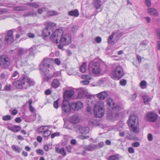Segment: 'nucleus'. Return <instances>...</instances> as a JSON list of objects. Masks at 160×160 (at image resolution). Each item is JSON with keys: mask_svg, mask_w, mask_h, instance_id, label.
Returning <instances> with one entry per match:
<instances>
[{"mask_svg": "<svg viewBox=\"0 0 160 160\" xmlns=\"http://www.w3.org/2000/svg\"><path fill=\"white\" fill-rule=\"evenodd\" d=\"M8 130L14 132H18L21 129V128L20 126L17 125H14L12 127L8 126Z\"/></svg>", "mask_w": 160, "mask_h": 160, "instance_id": "nucleus-20", "label": "nucleus"}, {"mask_svg": "<svg viewBox=\"0 0 160 160\" xmlns=\"http://www.w3.org/2000/svg\"><path fill=\"white\" fill-rule=\"evenodd\" d=\"M83 97V93L80 92L78 93L77 98L78 99H81Z\"/></svg>", "mask_w": 160, "mask_h": 160, "instance_id": "nucleus-59", "label": "nucleus"}, {"mask_svg": "<svg viewBox=\"0 0 160 160\" xmlns=\"http://www.w3.org/2000/svg\"><path fill=\"white\" fill-rule=\"evenodd\" d=\"M87 63L86 62H83L81 66L80 70L82 72H85L86 71V66Z\"/></svg>", "mask_w": 160, "mask_h": 160, "instance_id": "nucleus-35", "label": "nucleus"}, {"mask_svg": "<svg viewBox=\"0 0 160 160\" xmlns=\"http://www.w3.org/2000/svg\"><path fill=\"white\" fill-rule=\"evenodd\" d=\"M12 148L18 153L20 152V149L18 146L13 145L12 146Z\"/></svg>", "mask_w": 160, "mask_h": 160, "instance_id": "nucleus-46", "label": "nucleus"}, {"mask_svg": "<svg viewBox=\"0 0 160 160\" xmlns=\"http://www.w3.org/2000/svg\"><path fill=\"white\" fill-rule=\"evenodd\" d=\"M132 146L133 147L137 148L140 146V143L138 142H134L132 144Z\"/></svg>", "mask_w": 160, "mask_h": 160, "instance_id": "nucleus-50", "label": "nucleus"}, {"mask_svg": "<svg viewBox=\"0 0 160 160\" xmlns=\"http://www.w3.org/2000/svg\"><path fill=\"white\" fill-rule=\"evenodd\" d=\"M41 72L42 73V74L44 75L43 76V78L44 79H45V77L46 76H48V75H47V74H48L49 72V70L46 68H43L41 69Z\"/></svg>", "mask_w": 160, "mask_h": 160, "instance_id": "nucleus-29", "label": "nucleus"}, {"mask_svg": "<svg viewBox=\"0 0 160 160\" xmlns=\"http://www.w3.org/2000/svg\"><path fill=\"white\" fill-rule=\"evenodd\" d=\"M51 134V132L48 130L47 128L46 130L43 133V136L44 137H47L49 136Z\"/></svg>", "mask_w": 160, "mask_h": 160, "instance_id": "nucleus-45", "label": "nucleus"}, {"mask_svg": "<svg viewBox=\"0 0 160 160\" xmlns=\"http://www.w3.org/2000/svg\"><path fill=\"white\" fill-rule=\"evenodd\" d=\"M25 75H23L21 80L13 82L12 84L14 86L18 89H21L22 88L26 89L27 88V85H25Z\"/></svg>", "mask_w": 160, "mask_h": 160, "instance_id": "nucleus-8", "label": "nucleus"}, {"mask_svg": "<svg viewBox=\"0 0 160 160\" xmlns=\"http://www.w3.org/2000/svg\"><path fill=\"white\" fill-rule=\"evenodd\" d=\"M11 117L10 115H5L3 116L2 118V119L4 121H8L11 120Z\"/></svg>", "mask_w": 160, "mask_h": 160, "instance_id": "nucleus-48", "label": "nucleus"}, {"mask_svg": "<svg viewBox=\"0 0 160 160\" xmlns=\"http://www.w3.org/2000/svg\"><path fill=\"white\" fill-rule=\"evenodd\" d=\"M13 10L15 11H21L26 10L28 8L25 6H16L13 7Z\"/></svg>", "mask_w": 160, "mask_h": 160, "instance_id": "nucleus-26", "label": "nucleus"}, {"mask_svg": "<svg viewBox=\"0 0 160 160\" xmlns=\"http://www.w3.org/2000/svg\"><path fill=\"white\" fill-rule=\"evenodd\" d=\"M82 127L79 125H77L75 127V128L76 132L80 134L81 131L82 129Z\"/></svg>", "mask_w": 160, "mask_h": 160, "instance_id": "nucleus-43", "label": "nucleus"}, {"mask_svg": "<svg viewBox=\"0 0 160 160\" xmlns=\"http://www.w3.org/2000/svg\"><path fill=\"white\" fill-rule=\"evenodd\" d=\"M97 146L95 145L91 144L84 146L83 148L86 150L89 151H93L94 149L97 148Z\"/></svg>", "mask_w": 160, "mask_h": 160, "instance_id": "nucleus-21", "label": "nucleus"}, {"mask_svg": "<svg viewBox=\"0 0 160 160\" xmlns=\"http://www.w3.org/2000/svg\"><path fill=\"white\" fill-rule=\"evenodd\" d=\"M128 125L130 126V130L133 133L137 134L139 132V128L138 119L137 116L132 115L128 121Z\"/></svg>", "mask_w": 160, "mask_h": 160, "instance_id": "nucleus-2", "label": "nucleus"}, {"mask_svg": "<svg viewBox=\"0 0 160 160\" xmlns=\"http://www.w3.org/2000/svg\"><path fill=\"white\" fill-rule=\"evenodd\" d=\"M13 32L12 30H10L8 31L7 35L5 36V40L6 43H11L14 41Z\"/></svg>", "mask_w": 160, "mask_h": 160, "instance_id": "nucleus-12", "label": "nucleus"}, {"mask_svg": "<svg viewBox=\"0 0 160 160\" xmlns=\"http://www.w3.org/2000/svg\"><path fill=\"white\" fill-rule=\"evenodd\" d=\"M108 95V93L105 91L101 92L96 95L97 97L100 100L104 99Z\"/></svg>", "mask_w": 160, "mask_h": 160, "instance_id": "nucleus-18", "label": "nucleus"}, {"mask_svg": "<svg viewBox=\"0 0 160 160\" xmlns=\"http://www.w3.org/2000/svg\"><path fill=\"white\" fill-rule=\"evenodd\" d=\"M89 82V81L88 80H84L81 82V83L84 85H88Z\"/></svg>", "mask_w": 160, "mask_h": 160, "instance_id": "nucleus-57", "label": "nucleus"}, {"mask_svg": "<svg viewBox=\"0 0 160 160\" xmlns=\"http://www.w3.org/2000/svg\"><path fill=\"white\" fill-rule=\"evenodd\" d=\"M89 123L95 126L99 125V122L97 120H93L89 121Z\"/></svg>", "mask_w": 160, "mask_h": 160, "instance_id": "nucleus-41", "label": "nucleus"}, {"mask_svg": "<svg viewBox=\"0 0 160 160\" xmlns=\"http://www.w3.org/2000/svg\"><path fill=\"white\" fill-rule=\"evenodd\" d=\"M128 151L130 153H133L134 152V149L132 147H129L128 149Z\"/></svg>", "mask_w": 160, "mask_h": 160, "instance_id": "nucleus-55", "label": "nucleus"}, {"mask_svg": "<svg viewBox=\"0 0 160 160\" xmlns=\"http://www.w3.org/2000/svg\"><path fill=\"white\" fill-rule=\"evenodd\" d=\"M48 9L45 7H42L41 8L38 9L37 11V12L38 14H42L44 12H47Z\"/></svg>", "mask_w": 160, "mask_h": 160, "instance_id": "nucleus-40", "label": "nucleus"}, {"mask_svg": "<svg viewBox=\"0 0 160 160\" xmlns=\"http://www.w3.org/2000/svg\"><path fill=\"white\" fill-rule=\"evenodd\" d=\"M70 105L71 108L75 111H78L83 107L82 103L80 102H71Z\"/></svg>", "mask_w": 160, "mask_h": 160, "instance_id": "nucleus-13", "label": "nucleus"}, {"mask_svg": "<svg viewBox=\"0 0 160 160\" xmlns=\"http://www.w3.org/2000/svg\"><path fill=\"white\" fill-rule=\"evenodd\" d=\"M19 77V73L18 72L16 71H15L12 75V79H16V78H18Z\"/></svg>", "mask_w": 160, "mask_h": 160, "instance_id": "nucleus-49", "label": "nucleus"}, {"mask_svg": "<svg viewBox=\"0 0 160 160\" xmlns=\"http://www.w3.org/2000/svg\"><path fill=\"white\" fill-rule=\"evenodd\" d=\"M156 32L158 38L160 39V29L159 28L156 29Z\"/></svg>", "mask_w": 160, "mask_h": 160, "instance_id": "nucleus-62", "label": "nucleus"}, {"mask_svg": "<svg viewBox=\"0 0 160 160\" xmlns=\"http://www.w3.org/2000/svg\"><path fill=\"white\" fill-rule=\"evenodd\" d=\"M25 82L26 81V84L28 85V86H32L34 85L35 82L32 79L27 77L26 75H25Z\"/></svg>", "mask_w": 160, "mask_h": 160, "instance_id": "nucleus-24", "label": "nucleus"}, {"mask_svg": "<svg viewBox=\"0 0 160 160\" xmlns=\"http://www.w3.org/2000/svg\"><path fill=\"white\" fill-rule=\"evenodd\" d=\"M61 108L62 111L67 114L70 113L71 108L67 100L63 99Z\"/></svg>", "mask_w": 160, "mask_h": 160, "instance_id": "nucleus-11", "label": "nucleus"}, {"mask_svg": "<svg viewBox=\"0 0 160 160\" xmlns=\"http://www.w3.org/2000/svg\"><path fill=\"white\" fill-rule=\"evenodd\" d=\"M57 12L54 11H47L46 15L48 17L52 16L57 15Z\"/></svg>", "mask_w": 160, "mask_h": 160, "instance_id": "nucleus-31", "label": "nucleus"}, {"mask_svg": "<svg viewBox=\"0 0 160 160\" xmlns=\"http://www.w3.org/2000/svg\"><path fill=\"white\" fill-rule=\"evenodd\" d=\"M11 60L9 57L6 55L0 56V66L2 68L7 69L11 64Z\"/></svg>", "mask_w": 160, "mask_h": 160, "instance_id": "nucleus-6", "label": "nucleus"}, {"mask_svg": "<svg viewBox=\"0 0 160 160\" xmlns=\"http://www.w3.org/2000/svg\"><path fill=\"white\" fill-rule=\"evenodd\" d=\"M106 101H107V104L109 106H111L112 105V106H113L114 105L113 100L111 98H108L107 100Z\"/></svg>", "mask_w": 160, "mask_h": 160, "instance_id": "nucleus-42", "label": "nucleus"}, {"mask_svg": "<svg viewBox=\"0 0 160 160\" xmlns=\"http://www.w3.org/2000/svg\"><path fill=\"white\" fill-rule=\"evenodd\" d=\"M115 34L114 32H113L112 34L109 37L108 39V43L109 44H111L113 42L112 39L114 37V35Z\"/></svg>", "mask_w": 160, "mask_h": 160, "instance_id": "nucleus-38", "label": "nucleus"}, {"mask_svg": "<svg viewBox=\"0 0 160 160\" xmlns=\"http://www.w3.org/2000/svg\"><path fill=\"white\" fill-rule=\"evenodd\" d=\"M112 111H120L121 109V107L119 105H116L115 106L112 107Z\"/></svg>", "mask_w": 160, "mask_h": 160, "instance_id": "nucleus-47", "label": "nucleus"}, {"mask_svg": "<svg viewBox=\"0 0 160 160\" xmlns=\"http://www.w3.org/2000/svg\"><path fill=\"white\" fill-rule=\"evenodd\" d=\"M50 62V60L49 58L44 59L42 62V65L45 67H49L50 66L49 63Z\"/></svg>", "mask_w": 160, "mask_h": 160, "instance_id": "nucleus-30", "label": "nucleus"}, {"mask_svg": "<svg viewBox=\"0 0 160 160\" xmlns=\"http://www.w3.org/2000/svg\"><path fill=\"white\" fill-rule=\"evenodd\" d=\"M145 3L147 7H149L151 6V0H145Z\"/></svg>", "mask_w": 160, "mask_h": 160, "instance_id": "nucleus-54", "label": "nucleus"}, {"mask_svg": "<svg viewBox=\"0 0 160 160\" xmlns=\"http://www.w3.org/2000/svg\"><path fill=\"white\" fill-rule=\"evenodd\" d=\"M140 85L142 89L145 88L146 87L147 82L143 80L140 82Z\"/></svg>", "mask_w": 160, "mask_h": 160, "instance_id": "nucleus-44", "label": "nucleus"}, {"mask_svg": "<svg viewBox=\"0 0 160 160\" xmlns=\"http://www.w3.org/2000/svg\"><path fill=\"white\" fill-rule=\"evenodd\" d=\"M119 155L118 154H116L114 155L110 156L108 160H119Z\"/></svg>", "mask_w": 160, "mask_h": 160, "instance_id": "nucleus-28", "label": "nucleus"}, {"mask_svg": "<svg viewBox=\"0 0 160 160\" xmlns=\"http://www.w3.org/2000/svg\"><path fill=\"white\" fill-rule=\"evenodd\" d=\"M26 5H28L29 6L35 8H38L39 7V5L36 2H33V3H28L26 4Z\"/></svg>", "mask_w": 160, "mask_h": 160, "instance_id": "nucleus-39", "label": "nucleus"}, {"mask_svg": "<svg viewBox=\"0 0 160 160\" xmlns=\"http://www.w3.org/2000/svg\"><path fill=\"white\" fill-rule=\"evenodd\" d=\"M47 128V126H42L38 129L37 132L39 133H43Z\"/></svg>", "mask_w": 160, "mask_h": 160, "instance_id": "nucleus-32", "label": "nucleus"}, {"mask_svg": "<svg viewBox=\"0 0 160 160\" xmlns=\"http://www.w3.org/2000/svg\"><path fill=\"white\" fill-rule=\"evenodd\" d=\"M74 94V92L73 90H69L66 91L63 93V99L67 100V98H72Z\"/></svg>", "mask_w": 160, "mask_h": 160, "instance_id": "nucleus-14", "label": "nucleus"}, {"mask_svg": "<svg viewBox=\"0 0 160 160\" xmlns=\"http://www.w3.org/2000/svg\"><path fill=\"white\" fill-rule=\"evenodd\" d=\"M35 49V47L34 46H32L29 49H27L28 52H29L28 56L27 57L28 58H29L30 57H33L34 56V51Z\"/></svg>", "mask_w": 160, "mask_h": 160, "instance_id": "nucleus-27", "label": "nucleus"}, {"mask_svg": "<svg viewBox=\"0 0 160 160\" xmlns=\"http://www.w3.org/2000/svg\"><path fill=\"white\" fill-rule=\"evenodd\" d=\"M9 73L6 71L4 72L0 75V77L2 79H7L8 77Z\"/></svg>", "mask_w": 160, "mask_h": 160, "instance_id": "nucleus-33", "label": "nucleus"}, {"mask_svg": "<svg viewBox=\"0 0 160 160\" xmlns=\"http://www.w3.org/2000/svg\"><path fill=\"white\" fill-rule=\"evenodd\" d=\"M27 52V49L19 48L18 49L16 54L14 55L13 58L16 62L21 60L22 59L23 56Z\"/></svg>", "mask_w": 160, "mask_h": 160, "instance_id": "nucleus-10", "label": "nucleus"}, {"mask_svg": "<svg viewBox=\"0 0 160 160\" xmlns=\"http://www.w3.org/2000/svg\"><path fill=\"white\" fill-rule=\"evenodd\" d=\"M54 62L58 65H59L60 64V61L58 58H55L54 59Z\"/></svg>", "mask_w": 160, "mask_h": 160, "instance_id": "nucleus-63", "label": "nucleus"}, {"mask_svg": "<svg viewBox=\"0 0 160 160\" xmlns=\"http://www.w3.org/2000/svg\"><path fill=\"white\" fill-rule=\"evenodd\" d=\"M70 120L71 123L76 124L80 122V118L78 114H75L71 116Z\"/></svg>", "mask_w": 160, "mask_h": 160, "instance_id": "nucleus-15", "label": "nucleus"}, {"mask_svg": "<svg viewBox=\"0 0 160 160\" xmlns=\"http://www.w3.org/2000/svg\"><path fill=\"white\" fill-rule=\"evenodd\" d=\"M63 32L62 29L58 28L52 33L50 39L54 43H57L59 37H61L58 47V49L63 50V46L68 45L71 42L72 38L69 34L63 35Z\"/></svg>", "mask_w": 160, "mask_h": 160, "instance_id": "nucleus-1", "label": "nucleus"}, {"mask_svg": "<svg viewBox=\"0 0 160 160\" xmlns=\"http://www.w3.org/2000/svg\"><path fill=\"white\" fill-rule=\"evenodd\" d=\"M28 36L30 38H34L35 37L34 34L30 32L28 34Z\"/></svg>", "mask_w": 160, "mask_h": 160, "instance_id": "nucleus-64", "label": "nucleus"}, {"mask_svg": "<svg viewBox=\"0 0 160 160\" xmlns=\"http://www.w3.org/2000/svg\"><path fill=\"white\" fill-rule=\"evenodd\" d=\"M68 15L71 16L76 17L79 16V13L78 11L76 9L69 11Z\"/></svg>", "mask_w": 160, "mask_h": 160, "instance_id": "nucleus-19", "label": "nucleus"}, {"mask_svg": "<svg viewBox=\"0 0 160 160\" xmlns=\"http://www.w3.org/2000/svg\"><path fill=\"white\" fill-rule=\"evenodd\" d=\"M147 44V41L145 40H144L140 43V45L142 47H144L146 46Z\"/></svg>", "mask_w": 160, "mask_h": 160, "instance_id": "nucleus-60", "label": "nucleus"}, {"mask_svg": "<svg viewBox=\"0 0 160 160\" xmlns=\"http://www.w3.org/2000/svg\"><path fill=\"white\" fill-rule=\"evenodd\" d=\"M100 63L94 59L91 61L89 64V69L90 72L95 75H98L100 74L101 70L100 67Z\"/></svg>", "mask_w": 160, "mask_h": 160, "instance_id": "nucleus-3", "label": "nucleus"}, {"mask_svg": "<svg viewBox=\"0 0 160 160\" xmlns=\"http://www.w3.org/2000/svg\"><path fill=\"white\" fill-rule=\"evenodd\" d=\"M104 109L102 104L98 103L96 104L93 109V113L96 117L100 118L104 114Z\"/></svg>", "mask_w": 160, "mask_h": 160, "instance_id": "nucleus-5", "label": "nucleus"}, {"mask_svg": "<svg viewBox=\"0 0 160 160\" xmlns=\"http://www.w3.org/2000/svg\"><path fill=\"white\" fill-rule=\"evenodd\" d=\"M120 84L123 86H124L126 85L127 83V81L126 80H121L120 81Z\"/></svg>", "mask_w": 160, "mask_h": 160, "instance_id": "nucleus-53", "label": "nucleus"}, {"mask_svg": "<svg viewBox=\"0 0 160 160\" xmlns=\"http://www.w3.org/2000/svg\"><path fill=\"white\" fill-rule=\"evenodd\" d=\"M147 12L149 14L157 17L158 15V13L157 9L155 8H151L147 10Z\"/></svg>", "mask_w": 160, "mask_h": 160, "instance_id": "nucleus-17", "label": "nucleus"}, {"mask_svg": "<svg viewBox=\"0 0 160 160\" xmlns=\"http://www.w3.org/2000/svg\"><path fill=\"white\" fill-rule=\"evenodd\" d=\"M53 106L56 109H57L58 107V100H57L54 101L53 103Z\"/></svg>", "mask_w": 160, "mask_h": 160, "instance_id": "nucleus-51", "label": "nucleus"}, {"mask_svg": "<svg viewBox=\"0 0 160 160\" xmlns=\"http://www.w3.org/2000/svg\"><path fill=\"white\" fill-rule=\"evenodd\" d=\"M82 78L85 79H90L91 78H90V76L88 75H83L82 76Z\"/></svg>", "mask_w": 160, "mask_h": 160, "instance_id": "nucleus-61", "label": "nucleus"}, {"mask_svg": "<svg viewBox=\"0 0 160 160\" xmlns=\"http://www.w3.org/2000/svg\"><path fill=\"white\" fill-rule=\"evenodd\" d=\"M78 27L76 25H74L72 26L71 29L72 32H75L77 31L78 29Z\"/></svg>", "mask_w": 160, "mask_h": 160, "instance_id": "nucleus-56", "label": "nucleus"}, {"mask_svg": "<svg viewBox=\"0 0 160 160\" xmlns=\"http://www.w3.org/2000/svg\"><path fill=\"white\" fill-rule=\"evenodd\" d=\"M80 134H87L89 132V129L88 127H82V129L81 130Z\"/></svg>", "mask_w": 160, "mask_h": 160, "instance_id": "nucleus-37", "label": "nucleus"}, {"mask_svg": "<svg viewBox=\"0 0 160 160\" xmlns=\"http://www.w3.org/2000/svg\"><path fill=\"white\" fill-rule=\"evenodd\" d=\"M158 115L153 112H147L145 114L144 119L147 121L152 122H154L157 119Z\"/></svg>", "mask_w": 160, "mask_h": 160, "instance_id": "nucleus-9", "label": "nucleus"}, {"mask_svg": "<svg viewBox=\"0 0 160 160\" xmlns=\"http://www.w3.org/2000/svg\"><path fill=\"white\" fill-rule=\"evenodd\" d=\"M37 153L40 155H42L43 154V152L41 149L37 150L36 151Z\"/></svg>", "mask_w": 160, "mask_h": 160, "instance_id": "nucleus-58", "label": "nucleus"}, {"mask_svg": "<svg viewBox=\"0 0 160 160\" xmlns=\"http://www.w3.org/2000/svg\"><path fill=\"white\" fill-rule=\"evenodd\" d=\"M60 133L58 132H56L55 133H52L51 135V138H54L56 136H59Z\"/></svg>", "mask_w": 160, "mask_h": 160, "instance_id": "nucleus-52", "label": "nucleus"}, {"mask_svg": "<svg viewBox=\"0 0 160 160\" xmlns=\"http://www.w3.org/2000/svg\"><path fill=\"white\" fill-rule=\"evenodd\" d=\"M122 68L120 66H117L113 70L112 78L114 79L119 80L124 75Z\"/></svg>", "mask_w": 160, "mask_h": 160, "instance_id": "nucleus-7", "label": "nucleus"}, {"mask_svg": "<svg viewBox=\"0 0 160 160\" xmlns=\"http://www.w3.org/2000/svg\"><path fill=\"white\" fill-rule=\"evenodd\" d=\"M142 98L144 100V102L146 104H148L151 100V98L147 95L143 96Z\"/></svg>", "mask_w": 160, "mask_h": 160, "instance_id": "nucleus-34", "label": "nucleus"}, {"mask_svg": "<svg viewBox=\"0 0 160 160\" xmlns=\"http://www.w3.org/2000/svg\"><path fill=\"white\" fill-rule=\"evenodd\" d=\"M45 28H44L42 31V35L44 37L48 36L52 32L53 28L56 26V24L53 22H49L45 24ZM53 32H52V33Z\"/></svg>", "mask_w": 160, "mask_h": 160, "instance_id": "nucleus-4", "label": "nucleus"}, {"mask_svg": "<svg viewBox=\"0 0 160 160\" xmlns=\"http://www.w3.org/2000/svg\"><path fill=\"white\" fill-rule=\"evenodd\" d=\"M92 3L97 9L100 8L102 6V2L100 0H93Z\"/></svg>", "mask_w": 160, "mask_h": 160, "instance_id": "nucleus-22", "label": "nucleus"}, {"mask_svg": "<svg viewBox=\"0 0 160 160\" xmlns=\"http://www.w3.org/2000/svg\"><path fill=\"white\" fill-rule=\"evenodd\" d=\"M37 15L36 13L35 12H28L26 13L23 15L24 17H28L29 16L33 17L34 16H36Z\"/></svg>", "mask_w": 160, "mask_h": 160, "instance_id": "nucleus-36", "label": "nucleus"}, {"mask_svg": "<svg viewBox=\"0 0 160 160\" xmlns=\"http://www.w3.org/2000/svg\"><path fill=\"white\" fill-rule=\"evenodd\" d=\"M55 150L57 152L60 153L64 157L66 155V152L64 148H62L61 149H59L58 148H55Z\"/></svg>", "mask_w": 160, "mask_h": 160, "instance_id": "nucleus-25", "label": "nucleus"}, {"mask_svg": "<svg viewBox=\"0 0 160 160\" xmlns=\"http://www.w3.org/2000/svg\"><path fill=\"white\" fill-rule=\"evenodd\" d=\"M60 82L59 80L57 79H54L51 83L52 86L54 88H57L60 85Z\"/></svg>", "mask_w": 160, "mask_h": 160, "instance_id": "nucleus-23", "label": "nucleus"}, {"mask_svg": "<svg viewBox=\"0 0 160 160\" xmlns=\"http://www.w3.org/2000/svg\"><path fill=\"white\" fill-rule=\"evenodd\" d=\"M61 72H53L52 74H49L48 76L45 77V80L48 81L51 78L60 76Z\"/></svg>", "mask_w": 160, "mask_h": 160, "instance_id": "nucleus-16", "label": "nucleus"}]
</instances>
